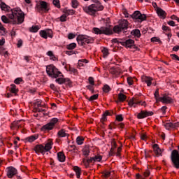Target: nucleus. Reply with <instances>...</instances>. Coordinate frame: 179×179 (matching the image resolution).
Instances as JSON below:
<instances>
[{
	"label": "nucleus",
	"mask_w": 179,
	"mask_h": 179,
	"mask_svg": "<svg viewBox=\"0 0 179 179\" xmlns=\"http://www.w3.org/2000/svg\"><path fill=\"white\" fill-rule=\"evenodd\" d=\"M154 96H155V99L157 100V101H159V99H160V97H159V89H157L155 90Z\"/></svg>",
	"instance_id": "54"
},
{
	"label": "nucleus",
	"mask_w": 179,
	"mask_h": 179,
	"mask_svg": "<svg viewBox=\"0 0 179 179\" xmlns=\"http://www.w3.org/2000/svg\"><path fill=\"white\" fill-rule=\"evenodd\" d=\"M36 105H37V108L43 107V108H45V104H42L41 100H40V99L36 101Z\"/></svg>",
	"instance_id": "50"
},
{
	"label": "nucleus",
	"mask_w": 179,
	"mask_h": 179,
	"mask_svg": "<svg viewBox=\"0 0 179 179\" xmlns=\"http://www.w3.org/2000/svg\"><path fill=\"white\" fill-rule=\"evenodd\" d=\"M1 20L3 23H10V20H9V18H8V17L5 15L1 16Z\"/></svg>",
	"instance_id": "49"
},
{
	"label": "nucleus",
	"mask_w": 179,
	"mask_h": 179,
	"mask_svg": "<svg viewBox=\"0 0 179 179\" xmlns=\"http://www.w3.org/2000/svg\"><path fill=\"white\" fill-rule=\"evenodd\" d=\"M38 138V136L33 135L26 138L25 141L27 142H29L30 143H31V142H34V141H36Z\"/></svg>",
	"instance_id": "28"
},
{
	"label": "nucleus",
	"mask_w": 179,
	"mask_h": 179,
	"mask_svg": "<svg viewBox=\"0 0 179 179\" xmlns=\"http://www.w3.org/2000/svg\"><path fill=\"white\" fill-rule=\"evenodd\" d=\"M171 160L175 169H179V152L177 150H173L171 154Z\"/></svg>",
	"instance_id": "8"
},
{
	"label": "nucleus",
	"mask_w": 179,
	"mask_h": 179,
	"mask_svg": "<svg viewBox=\"0 0 179 179\" xmlns=\"http://www.w3.org/2000/svg\"><path fill=\"white\" fill-rule=\"evenodd\" d=\"M11 20V24H22L24 22V13L20 8H14L7 14Z\"/></svg>",
	"instance_id": "1"
},
{
	"label": "nucleus",
	"mask_w": 179,
	"mask_h": 179,
	"mask_svg": "<svg viewBox=\"0 0 179 179\" xmlns=\"http://www.w3.org/2000/svg\"><path fill=\"white\" fill-rule=\"evenodd\" d=\"M83 142H85V138L83 136H78L76 138V143L78 145H83Z\"/></svg>",
	"instance_id": "33"
},
{
	"label": "nucleus",
	"mask_w": 179,
	"mask_h": 179,
	"mask_svg": "<svg viewBox=\"0 0 179 179\" xmlns=\"http://www.w3.org/2000/svg\"><path fill=\"white\" fill-rule=\"evenodd\" d=\"M77 41L79 45H86V44H92L94 42V38L87 35H78Z\"/></svg>",
	"instance_id": "6"
},
{
	"label": "nucleus",
	"mask_w": 179,
	"mask_h": 179,
	"mask_svg": "<svg viewBox=\"0 0 179 179\" xmlns=\"http://www.w3.org/2000/svg\"><path fill=\"white\" fill-rule=\"evenodd\" d=\"M40 36L43 38L47 39L48 38V36H47V31H44V30L40 31Z\"/></svg>",
	"instance_id": "44"
},
{
	"label": "nucleus",
	"mask_w": 179,
	"mask_h": 179,
	"mask_svg": "<svg viewBox=\"0 0 179 179\" xmlns=\"http://www.w3.org/2000/svg\"><path fill=\"white\" fill-rule=\"evenodd\" d=\"M46 55L50 57V59L51 61H58V57L54 55V52L51 50H49L47 52Z\"/></svg>",
	"instance_id": "20"
},
{
	"label": "nucleus",
	"mask_w": 179,
	"mask_h": 179,
	"mask_svg": "<svg viewBox=\"0 0 179 179\" xmlns=\"http://www.w3.org/2000/svg\"><path fill=\"white\" fill-rule=\"evenodd\" d=\"M142 79L147 84V86H152V80H153L152 77L143 76Z\"/></svg>",
	"instance_id": "21"
},
{
	"label": "nucleus",
	"mask_w": 179,
	"mask_h": 179,
	"mask_svg": "<svg viewBox=\"0 0 179 179\" xmlns=\"http://www.w3.org/2000/svg\"><path fill=\"white\" fill-rule=\"evenodd\" d=\"M103 160V156L100 155V154H97L94 157H91L90 158V162H91L93 164L94 163H100Z\"/></svg>",
	"instance_id": "11"
},
{
	"label": "nucleus",
	"mask_w": 179,
	"mask_h": 179,
	"mask_svg": "<svg viewBox=\"0 0 179 179\" xmlns=\"http://www.w3.org/2000/svg\"><path fill=\"white\" fill-rule=\"evenodd\" d=\"M113 31L114 33H117V34H120V33H121V31H123V30L121 28V27L118 24L113 27Z\"/></svg>",
	"instance_id": "30"
},
{
	"label": "nucleus",
	"mask_w": 179,
	"mask_h": 179,
	"mask_svg": "<svg viewBox=\"0 0 179 179\" xmlns=\"http://www.w3.org/2000/svg\"><path fill=\"white\" fill-rule=\"evenodd\" d=\"M50 4L45 1H39V2L35 6V10L38 13H48L50 12Z\"/></svg>",
	"instance_id": "4"
},
{
	"label": "nucleus",
	"mask_w": 179,
	"mask_h": 179,
	"mask_svg": "<svg viewBox=\"0 0 179 179\" xmlns=\"http://www.w3.org/2000/svg\"><path fill=\"white\" fill-rule=\"evenodd\" d=\"M143 106V107H146V101L141 99L140 96H134L133 99H130L129 101V107H136V106Z\"/></svg>",
	"instance_id": "7"
},
{
	"label": "nucleus",
	"mask_w": 179,
	"mask_h": 179,
	"mask_svg": "<svg viewBox=\"0 0 179 179\" xmlns=\"http://www.w3.org/2000/svg\"><path fill=\"white\" fill-rule=\"evenodd\" d=\"M52 145L54 143L52 142V139L48 140L47 143L43 145V144H37L34 146V150L36 155H45L47 152H50L51 149H52Z\"/></svg>",
	"instance_id": "2"
},
{
	"label": "nucleus",
	"mask_w": 179,
	"mask_h": 179,
	"mask_svg": "<svg viewBox=\"0 0 179 179\" xmlns=\"http://www.w3.org/2000/svg\"><path fill=\"white\" fill-rule=\"evenodd\" d=\"M87 62H89V61H87V59H83L78 61V66L77 68H78V69H80V68H82V66H84L85 64H87Z\"/></svg>",
	"instance_id": "27"
},
{
	"label": "nucleus",
	"mask_w": 179,
	"mask_h": 179,
	"mask_svg": "<svg viewBox=\"0 0 179 179\" xmlns=\"http://www.w3.org/2000/svg\"><path fill=\"white\" fill-rule=\"evenodd\" d=\"M46 73L48 76L52 79H57V78H59V76L62 75V73H61L54 64H50L46 66Z\"/></svg>",
	"instance_id": "5"
},
{
	"label": "nucleus",
	"mask_w": 179,
	"mask_h": 179,
	"mask_svg": "<svg viewBox=\"0 0 179 179\" xmlns=\"http://www.w3.org/2000/svg\"><path fill=\"white\" fill-rule=\"evenodd\" d=\"M103 9H104V6H103V5H101L100 3L83 7L84 12L87 13V15H90V16H96V13L103 10Z\"/></svg>",
	"instance_id": "3"
},
{
	"label": "nucleus",
	"mask_w": 179,
	"mask_h": 179,
	"mask_svg": "<svg viewBox=\"0 0 179 179\" xmlns=\"http://www.w3.org/2000/svg\"><path fill=\"white\" fill-rule=\"evenodd\" d=\"M73 171L76 173L77 178H80V175L82 174V169L79 166H76L73 167Z\"/></svg>",
	"instance_id": "24"
},
{
	"label": "nucleus",
	"mask_w": 179,
	"mask_h": 179,
	"mask_svg": "<svg viewBox=\"0 0 179 179\" xmlns=\"http://www.w3.org/2000/svg\"><path fill=\"white\" fill-rule=\"evenodd\" d=\"M59 120L57 117H53L50 120V124L54 127L55 125H57V123L58 122Z\"/></svg>",
	"instance_id": "36"
},
{
	"label": "nucleus",
	"mask_w": 179,
	"mask_h": 179,
	"mask_svg": "<svg viewBox=\"0 0 179 179\" xmlns=\"http://www.w3.org/2000/svg\"><path fill=\"white\" fill-rule=\"evenodd\" d=\"M102 175L103 176V177H105V178H108V177L111 176V172L105 171L102 173Z\"/></svg>",
	"instance_id": "51"
},
{
	"label": "nucleus",
	"mask_w": 179,
	"mask_h": 179,
	"mask_svg": "<svg viewBox=\"0 0 179 179\" xmlns=\"http://www.w3.org/2000/svg\"><path fill=\"white\" fill-rule=\"evenodd\" d=\"M66 17H68V16L63 14L62 16H60V22H66Z\"/></svg>",
	"instance_id": "64"
},
{
	"label": "nucleus",
	"mask_w": 179,
	"mask_h": 179,
	"mask_svg": "<svg viewBox=\"0 0 179 179\" xmlns=\"http://www.w3.org/2000/svg\"><path fill=\"white\" fill-rule=\"evenodd\" d=\"M55 82L58 83L59 85H62L65 83V79L62 78H59L55 80Z\"/></svg>",
	"instance_id": "46"
},
{
	"label": "nucleus",
	"mask_w": 179,
	"mask_h": 179,
	"mask_svg": "<svg viewBox=\"0 0 179 179\" xmlns=\"http://www.w3.org/2000/svg\"><path fill=\"white\" fill-rule=\"evenodd\" d=\"M88 82L92 86H94V78L93 77H89Z\"/></svg>",
	"instance_id": "59"
},
{
	"label": "nucleus",
	"mask_w": 179,
	"mask_h": 179,
	"mask_svg": "<svg viewBox=\"0 0 179 179\" xmlns=\"http://www.w3.org/2000/svg\"><path fill=\"white\" fill-rule=\"evenodd\" d=\"M57 159L59 160V162H60L61 163H64V162H65V154H64V152H59L57 153Z\"/></svg>",
	"instance_id": "23"
},
{
	"label": "nucleus",
	"mask_w": 179,
	"mask_h": 179,
	"mask_svg": "<svg viewBox=\"0 0 179 179\" xmlns=\"http://www.w3.org/2000/svg\"><path fill=\"white\" fill-rule=\"evenodd\" d=\"M102 34H106V36H110L113 34V29L110 27H101Z\"/></svg>",
	"instance_id": "18"
},
{
	"label": "nucleus",
	"mask_w": 179,
	"mask_h": 179,
	"mask_svg": "<svg viewBox=\"0 0 179 179\" xmlns=\"http://www.w3.org/2000/svg\"><path fill=\"white\" fill-rule=\"evenodd\" d=\"M101 52H102L104 58H106V57H108V55L110 54L108 52V49L106 48H103Z\"/></svg>",
	"instance_id": "38"
},
{
	"label": "nucleus",
	"mask_w": 179,
	"mask_h": 179,
	"mask_svg": "<svg viewBox=\"0 0 179 179\" xmlns=\"http://www.w3.org/2000/svg\"><path fill=\"white\" fill-rule=\"evenodd\" d=\"M116 120L119 121V122L124 121V117H122V115H116Z\"/></svg>",
	"instance_id": "56"
},
{
	"label": "nucleus",
	"mask_w": 179,
	"mask_h": 179,
	"mask_svg": "<svg viewBox=\"0 0 179 179\" xmlns=\"http://www.w3.org/2000/svg\"><path fill=\"white\" fill-rule=\"evenodd\" d=\"M10 86H11V88H10L11 93H14L15 94H16V93L19 92V90L16 88V85L15 84H11Z\"/></svg>",
	"instance_id": "37"
},
{
	"label": "nucleus",
	"mask_w": 179,
	"mask_h": 179,
	"mask_svg": "<svg viewBox=\"0 0 179 179\" xmlns=\"http://www.w3.org/2000/svg\"><path fill=\"white\" fill-rule=\"evenodd\" d=\"M108 115H111V113L108 110H106L103 115L102 117L101 118V122H106L107 121Z\"/></svg>",
	"instance_id": "26"
},
{
	"label": "nucleus",
	"mask_w": 179,
	"mask_h": 179,
	"mask_svg": "<svg viewBox=\"0 0 179 179\" xmlns=\"http://www.w3.org/2000/svg\"><path fill=\"white\" fill-rule=\"evenodd\" d=\"M38 30H40V27L38 25L32 26L29 29V31H31V33H37V31H38Z\"/></svg>",
	"instance_id": "31"
},
{
	"label": "nucleus",
	"mask_w": 179,
	"mask_h": 179,
	"mask_svg": "<svg viewBox=\"0 0 179 179\" xmlns=\"http://www.w3.org/2000/svg\"><path fill=\"white\" fill-rule=\"evenodd\" d=\"M134 44H135V41L132 39H128L126 41L122 42V45L127 48H131V47H134Z\"/></svg>",
	"instance_id": "17"
},
{
	"label": "nucleus",
	"mask_w": 179,
	"mask_h": 179,
	"mask_svg": "<svg viewBox=\"0 0 179 179\" xmlns=\"http://www.w3.org/2000/svg\"><path fill=\"white\" fill-rule=\"evenodd\" d=\"M46 34H47L48 37H50V38H52V37H53V35H52V30H51V29H48V30L46 31Z\"/></svg>",
	"instance_id": "53"
},
{
	"label": "nucleus",
	"mask_w": 179,
	"mask_h": 179,
	"mask_svg": "<svg viewBox=\"0 0 179 179\" xmlns=\"http://www.w3.org/2000/svg\"><path fill=\"white\" fill-rule=\"evenodd\" d=\"M133 35L135 36L136 37H141V31L139 29H135L133 31Z\"/></svg>",
	"instance_id": "45"
},
{
	"label": "nucleus",
	"mask_w": 179,
	"mask_h": 179,
	"mask_svg": "<svg viewBox=\"0 0 179 179\" xmlns=\"http://www.w3.org/2000/svg\"><path fill=\"white\" fill-rule=\"evenodd\" d=\"M0 8L1 10H4V12H8V13H9L10 10H12V8H10V6L6 5V3L2 1V0H0Z\"/></svg>",
	"instance_id": "15"
},
{
	"label": "nucleus",
	"mask_w": 179,
	"mask_h": 179,
	"mask_svg": "<svg viewBox=\"0 0 179 179\" xmlns=\"http://www.w3.org/2000/svg\"><path fill=\"white\" fill-rule=\"evenodd\" d=\"M159 101L165 104H170V103H173V99L167 95H164L162 97L159 98Z\"/></svg>",
	"instance_id": "13"
},
{
	"label": "nucleus",
	"mask_w": 179,
	"mask_h": 179,
	"mask_svg": "<svg viewBox=\"0 0 179 179\" xmlns=\"http://www.w3.org/2000/svg\"><path fill=\"white\" fill-rule=\"evenodd\" d=\"M90 153V149L89 148V147H87V146L84 147L83 149V156L87 157V156H89Z\"/></svg>",
	"instance_id": "29"
},
{
	"label": "nucleus",
	"mask_w": 179,
	"mask_h": 179,
	"mask_svg": "<svg viewBox=\"0 0 179 179\" xmlns=\"http://www.w3.org/2000/svg\"><path fill=\"white\" fill-rule=\"evenodd\" d=\"M83 163L84 164V166L87 168L90 166V164H92V162H90V159H83Z\"/></svg>",
	"instance_id": "35"
},
{
	"label": "nucleus",
	"mask_w": 179,
	"mask_h": 179,
	"mask_svg": "<svg viewBox=\"0 0 179 179\" xmlns=\"http://www.w3.org/2000/svg\"><path fill=\"white\" fill-rule=\"evenodd\" d=\"M140 15H141V12L138 10H136L131 16L132 19H136V20H138V19H139Z\"/></svg>",
	"instance_id": "32"
},
{
	"label": "nucleus",
	"mask_w": 179,
	"mask_h": 179,
	"mask_svg": "<svg viewBox=\"0 0 179 179\" xmlns=\"http://www.w3.org/2000/svg\"><path fill=\"white\" fill-rule=\"evenodd\" d=\"M78 5H79V3H78L77 0H72L71 1V6L74 9H76V8H78Z\"/></svg>",
	"instance_id": "48"
},
{
	"label": "nucleus",
	"mask_w": 179,
	"mask_h": 179,
	"mask_svg": "<svg viewBox=\"0 0 179 179\" xmlns=\"http://www.w3.org/2000/svg\"><path fill=\"white\" fill-rule=\"evenodd\" d=\"M93 33H94V34H102L101 27L100 29L97 27L93 28Z\"/></svg>",
	"instance_id": "43"
},
{
	"label": "nucleus",
	"mask_w": 179,
	"mask_h": 179,
	"mask_svg": "<svg viewBox=\"0 0 179 179\" xmlns=\"http://www.w3.org/2000/svg\"><path fill=\"white\" fill-rule=\"evenodd\" d=\"M97 99H99V94H94V95L91 96L88 99V100H89V101H94V100H97Z\"/></svg>",
	"instance_id": "47"
},
{
	"label": "nucleus",
	"mask_w": 179,
	"mask_h": 179,
	"mask_svg": "<svg viewBox=\"0 0 179 179\" xmlns=\"http://www.w3.org/2000/svg\"><path fill=\"white\" fill-rule=\"evenodd\" d=\"M6 173L8 178H13L17 174V169L13 166H8L6 169Z\"/></svg>",
	"instance_id": "9"
},
{
	"label": "nucleus",
	"mask_w": 179,
	"mask_h": 179,
	"mask_svg": "<svg viewBox=\"0 0 179 179\" xmlns=\"http://www.w3.org/2000/svg\"><path fill=\"white\" fill-rule=\"evenodd\" d=\"M75 48H76V44L75 43H72L66 45L67 50H75Z\"/></svg>",
	"instance_id": "39"
},
{
	"label": "nucleus",
	"mask_w": 179,
	"mask_h": 179,
	"mask_svg": "<svg viewBox=\"0 0 179 179\" xmlns=\"http://www.w3.org/2000/svg\"><path fill=\"white\" fill-rule=\"evenodd\" d=\"M52 129H54V127L50 122L43 125L41 128V131H52Z\"/></svg>",
	"instance_id": "22"
},
{
	"label": "nucleus",
	"mask_w": 179,
	"mask_h": 179,
	"mask_svg": "<svg viewBox=\"0 0 179 179\" xmlns=\"http://www.w3.org/2000/svg\"><path fill=\"white\" fill-rule=\"evenodd\" d=\"M75 13L76 11L73 9L64 8L63 10V13H65L67 16L75 15Z\"/></svg>",
	"instance_id": "25"
},
{
	"label": "nucleus",
	"mask_w": 179,
	"mask_h": 179,
	"mask_svg": "<svg viewBox=\"0 0 179 179\" xmlns=\"http://www.w3.org/2000/svg\"><path fill=\"white\" fill-rule=\"evenodd\" d=\"M127 83L128 85H129V86H131V85H134V79H132V77L127 78Z\"/></svg>",
	"instance_id": "60"
},
{
	"label": "nucleus",
	"mask_w": 179,
	"mask_h": 179,
	"mask_svg": "<svg viewBox=\"0 0 179 179\" xmlns=\"http://www.w3.org/2000/svg\"><path fill=\"white\" fill-rule=\"evenodd\" d=\"M146 17H147L146 15L140 13L138 21V22H144V20H146Z\"/></svg>",
	"instance_id": "42"
},
{
	"label": "nucleus",
	"mask_w": 179,
	"mask_h": 179,
	"mask_svg": "<svg viewBox=\"0 0 179 179\" xmlns=\"http://www.w3.org/2000/svg\"><path fill=\"white\" fill-rule=\"evenodd\" d=\"M154 114L155 113L153 111L141 110L137 114V118L138 120H143V118L152 117Z\"/></svg>",
	"instance_id": "10"
},
{
	"label": "nucleus",
	"mask_w": 179,
	"mask_h": 179,
	"mask_svg": "<svg viewBox=\"0 0 179 179\" xmlns=\"http://www.w3.org/2000/svg\"><path fill=\"white\" fill-rule=\"evenodd\" d=\"M171 59L173 61H179V57L178 55H176V54H172L171 55Z\"/></svg>",
	"instance_id": "57"
},
{
	"label": "nucleus",
	"mask_w": 179,
	"mask_h": 179,
	"mask_svg": "<svg viewBox=\"0 0 179 179\" xmlns=\"http://www.w3.org/2000/svg\"><path fill=\"white\" fill-rule=\"evenodd\" d=\"M122 151V147H118L117 152H116V156L120 157L121 156V152Z\"/></svg>",
	"instance_id": "63"
},
{
	"label": "nucleus",
	"mask_w": 179,
	"mask_h": 179,
	"mask_svg": "<svg viewBox=\"0 0 179 179\" xmlns=\"http://www.w3.org/2000/svg\"><path fill=\"white\" fill-rule=\"evenodd\" d=\"M111 91V88L110 87V85H105L103 87V92L104 93H108V92Z\"/></svg>",
	"instance_id": "40"
},
{
	"label": "nucleus",
	"mask_w": 179,
	"mask_h": 179,
	"mask_svg": "<svg viewBox=\"0 0 179 179\" xmlns=\"http://www.w3.org/2000/svg\"><path fill=\"white\" fill-rule=\"evenodd\" d=\"M129 24V22H128V20H122L119 22V25L122 30H123L124 32H127V30L128 29V26Z\"/></svg>",
	"instance_id": "12"
},
{
	"label": "nucleus",
	"mask_w": 179,
	"mask_h": 179,
	"mask_svg": "<svg viewBox=\"0 0 179 179\" xmlns=\"http://www.w3.org/2000/svg\"><path fill=\"white\" fill-rule=\"evenodd\" d=\"M53 5H55V6H56V8H61V4H59V0H53L52 1Z\"/></svg>",
	"instance_id": "52"
},
{
	"label": "nucleus",
	"mask_w": 179,
	"mask_h": 179,
	"mask_svg": "<svg viewBox=\"0 0 179 179\" xmlns=\"http://www.w3.org/2000/svg\"><path fill=\"white\" fill-rule=\"evenodd\" d=\"M118 99L120 101H125L127 100V96L122 93L118 94Z\"/></svg>",
	"instance_id": "34"
},
{
	"label": "nucleus",
	"mask_w": 179,
	"mask_h": 179,
	"mask_svg": "<svg viewBox=\"0 0 179 179\" xmlns=\"http://www.w3.org/2000/svg\"><path fill=\"white\" fill-rule=\"evenodd\" d=\"M23 79H22V78H17L14 80V83H15V85H20V82H22Z\"/></svg>",
	"instance_id": "62"
},
{
	"label": "nucleus",
	"mask_w": 179,
	"mask_h": 179,
	"mask_svg": "<svg viewBox=\"0 0 179 179\" xmlns=\"http://www.w3.org/2000/svg\"><path fill=\"white\" fill-rule=\"evenodd\" d=\"M152 149L154 150V153L156 155V156H162V149L159 147L158 144H154L152 145Z\"/></svg>",
	"instance_id": "16"
},
{
	"label": "nucleus",
	"mask_w": 179,
	"mask_h": 179,
	"mask_svg": "<svg viewBox=\"0 0 179 179\" xmlns=\"http://www.w3.org/2000/svg\"><path fill=\"white\" fill-rule=\"evenodd\" d=\"M172 125L173 123L172 122H169V123H166L165 124V128L166 129L170 130L172 129Z\"/></svg>",
	"instance_id": "55"
},
{
	"label": "nucleus",
	"mask_w": 179,
	"mask_h": 179,
	"mask_svg": "<svg viewBox=\"0 0 179 179\" xmlns=\"http://www.w3.org/2000/svg\"><path fill=\"white\" fill-rule=\"evenodd\" d=\"M156 13L157 15V16L159 17V19H166V17H167V13H166V11H164L163 9H162V8H157L156 10Z\"/></svg>",
	"instance_id": "14"
},
{
	"label": "nucleus",
	"mask_w": 179,
	"mask_h": 179,
	"mask_svg": "<svg viewBox=\"0 0 179 179\" xmlns=\"http://www.w3.org/2000/svg\"><path fill=\"white\" fill-rule=\"evenodd\" d=\"M71 152H74V153H78L79 149L77 148L75 145H71Z\"/></svg>",
	"instance_id": "58"
},
{
	"label": "nucleus",
	"mask_w": 179,
	"mask_h": 179,
	"mask_svg": "<svg viewBox=\"0 0 179 179\" xmlns=\"http://www.w3.org/2000/svg\"><path fill=\"white\" fill-rule=\"evenodd\" d=\"M162 30L164 31V34H166V33H169L170 31H171V28L166 25H163Z\"/></svg>",
	"instance_id": "41"
},
{
	"label": "nucleus",
	"mask_w": 179,
	"mask_h": 179,
	"mask_svg": "<svg viewBox=\"0 0 179 179\" xmlns=\"http://www.w3.org/2000/svg\"><path fill=\"white\" fill-rule=\"evenodd\" d=\"M111 148L117 149V143L115 142V139L113 138L111 141Z\"/></svg>",
	"instance_id": "61"
},
{
	"label": "nucleus",
	"mask_w": 179,
	"mask_h": 179,
	"mask_svg": "<svg viewBox=\"0 0 179 179\" xmlns=\"http://www.w3.org/2000/svg\"><path fill=\"white\" fill-rule=\"evenodd\" d=\"M58 138H65L66 136H69V134L66 133L65 129H62L57 132Z\"/></svg>",
	"instance_id": "19"
}]
</instances>
